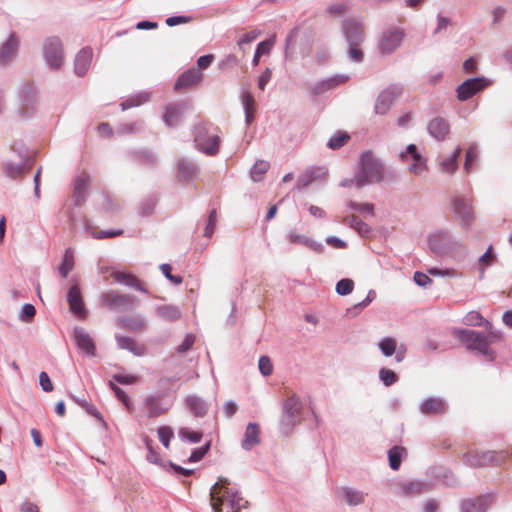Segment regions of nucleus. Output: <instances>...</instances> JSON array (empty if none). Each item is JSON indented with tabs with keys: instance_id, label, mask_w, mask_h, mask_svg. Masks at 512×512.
<instances>
[{
	"instance_id": "nucleus-1",
	"label": "nucleus",
	"mask_w": 512,
	"mask_h": 512,
	"mask_svg": "<svg viewBox=\"0 0 512 512\" xmlns=\"http://www.w3.org/2000/svg\"><path fill=\"white\" fill-rule=\"evenodd\" d=\"M210 504L214 512H222L223 505H226L229 512H241L248 507L238 489L230 486L228 478L219 477L218 481L210 489Z\"/></svg>"
},
{
	"instance_id": "nucleus-2",
	"label": "nucleus",
	"mask_w": 512,
	"mask_h": 512,
	"mask_svg": "<svg viewBox=\"0 0 512 512\" xmlns=\"http://www.w3.org/2000/svg\"><path fill=\"white\" fill-rule=\"evenodd\" d=\"M384 163L371 151H365L360 156L358 170L356 171V187L362 188L384 180Z\"/></svg>"
},
{
	"instance_id": "nucleus-3",
	"label": "nucleus",
	"mask_w": 512,
	"mask_h": 512,
	"mask_svg": "<svg viewBox=\"0 0 512 512\" xmlns=\"http://www.w3.org/2000/svg\"><path fill=\"white\" fill-rule=\"evenodd\" d=\"M303 408L301 398L293 393L283 403V414L280 419V431L288 435L291 430L300 422V415Z\"/></svg>"
},
{
	"instance_id": "nucleus-4",
	"label": "nucleus",
	"mask_w": 512,
	"mask_h": 512,
	"mask_svg": "<svg viewBox=\"0 0 512 512\" xmlns=\"http://www.w3.org/2000/svg\"><path fill=\"white\" fill-rule=\"evenodd\" d=\"M196 147L202 153L214 156L219 151L220 137L209 133V127L206 124H198L193 131Z\"/></svg>"
},
{
	"instance_id": "nucleus-5",
	"label": "nucleus",
	"mask_w": 512,
	"mask_h": 512,
	"mask_svg": "<svg viewBox=\"0 0 512 512\" xmlns=\"http://www.w3.org/2000/svg\"><path fill=\"white\" fill-rule=\"evenodd\" d=\"M43 58L52 70H59L64 61V50L61 39L57 36L47 37L42 45Z\"/></svg>"
},
{
	"instance_id": "nucleus-6",
	"label": "nucleus",
	"mask_w": 512,
	"mask_h": 512,
	"mask_svg": "<svg viewBox=\"0 0 512 512\" xmlns=\"http://www.w3.org/2000/svg\"><path fill=\"white\" fill-rule=\"evenodd\" d=\"M430 250L437 255H447L460 246L447 231H438L428 237Z\"/></svg>"
},
{
	"instance_id": "nucleus-7",
	"label": "nucleus",
	"mask_w": 512,
	"mask_h": 512,
	"mask_svg": "<svg viewBox=\"0 0 512 512\" xmlns=\"http://www.w3.org/2000/svg\"><path fill=\"white\" fill-rule=\"evenodd\" d=\"M402 162L412 161L408 171L414 175H421L427 170V159L419 151L415 144H409L404 151L398 154Z\"/></svg>"
},
{
	"instance_id": "nucleus-8",
	"label": "nucleus",
	"mask_w": 512,
	"mask_h": 512,
	"mask_svg": "<svg viewBox=\"0 0 512 512\" xmlns=\"http://www.w3.org/2000/svg\"><path fill=\"white\" fill-rule=\"evenodd\" d=\"M101 302L111 310H127L137 305V299L129 294L108 291L101 294Z\"/></svg>"
},
{
	"instance_id": "nucleus-9",
	"label": "nucleus",
	"mask_w": 512,
	"mask_h": 512,
	"mask_svg": "<svg viewBox=\"0 0 512 512\" xmlns=\"http://www.w3.org/2000/svg\"><path fill=\"white\" fill-rule=\"evenodd\" d=\"M402 92L403 88L400 85H391L382 90L375 101L374 112L377 115H385Z\"/></svg>"
},
{
	"instance_id": "nucleus-10",
	"label": "nucleus",
	"mask_w": 512,
	"mask_h": 512,
	"mask_svg": "<svg viewBox=\"0 0 512 512\" xmlns=\"http://www.w3.org/2000/svg\"><path fill=\"white\" fill-rule=\"evenodd\" d=\"M397 493L403 497H416L422 494H426L432 490V483L420 480H403L396 484Z\"/></svg>"
},
{
	"instance_id": "nucleus-11",
	"label": "nucleus",
	"mask_w": 512,
	"mask_h": 512,
	"mask_svg": "<svg viewBox=\"0 0 512 512\" xmlns=\"http://www.w3.org/2000/svg\"><path fill=\"white\" fill-rule=\"evenodd\" d=\"M91 182L92 178L86 172H82L74 177L72 192L74 206L81 207L86 203Z\"/></svg>"
},
{
	"instance_id": "nucleus-12",
	"label": "nucleus",
	"mask_w": 512,
	"mask_h": 512,
	"mask_svg": "<svg viewBox=\"0 0 512 512\" xmlns=\"http://www.w3.org/2000/svg\"><path fill=\"white\" fill-rule=\"evenodd\" d=\"M70 281L71 286L67 292V302L69 304L70 311L80 318H84L87 315V310L82 299L79 281L74 276Z\"/></svg>"
},
{
	"instance_id": "nucleus-13",
	"label": "nucleus",
	"mask_w": 512,
	"mask_h": 512,
	"mask_svg": "<svg viewBox=\"0 0 512 512\" xmlns=\"http://www.w3.org/2000/svg\"><path fill=\"white\" fill-rule=\"evenodd\" d=\"M452 208L463 228H468L472 225L474 213L469 199L465 197H454L452 199Z\"/></svg>"
},
{
	"instance_id": "nucleus-14",
	"label": "nucleus",
	"mask_w": 512,
	"mask_h": 512,
	"mask_svg": "<svg viewBox=\"0 0 512 512\" xmlns=\"http://www.w3.org/2000/svg\"><path fill=\"white\" fill-rule=\"evenodd\" d=\"M489 81L485 77H474L465 80L457 87V98L466 101L488 86Z\"/></svg>"
},
{
	"instance_id": "nucleus-15",
	"label": "nucleus",
	"mask_w": 512,
	"mask_h": 512,
	"mask_svg": "<svg viewBox=\"0 0 512 512\" xmlns=\"http://www.w3.org/2000/svg\"><path fill=\"white\" fill-rule=\"evenodd\" d=\"M349 80V76L345 74H337L326 79H321L314 83L310 90L315 96L322 95L327 91L333 90L338 86L346 83Z\"/></svg>"
},
{
	"instance_id": "nucleus-16",
	"label": "nucleus",
	"mask_w": 512,
	"mask_h": 512,
	"mask_svg": "<svg viewBox=\"0 0 512 512\" xmlns=\"http://www.w3.org/2000/svg\"><path fill=\"white\" fill-rule=\"evenodd\" d=\"M191 108L188 102L170 104L166 107L163 121L168 127H176L183 119L185 113Z\"/></svg>"
},
{
	"instance_id": "nucleus-17",
	"label": "nucleus",
	"mask_w": 512,
	"mask_h": 512,
	"mask_svg": "<svg viewBox=\"0 0 512 512\" xmlns=\"http://www.w3.org/2000/svg\"><path fill=\"white\" fill-rule=\"evenodd\" d=\"M402 40L403 33L400 30H387L380 39L379 49L382 54L389 55L400 46Z\"/></svg>"
},
{
	"instance_id": "nucleus-18",
	"label": "nucleus",
	"mask_w": 512,
	"mask_h": 512,
	"mask_svg": "<svg viewBox=\"0 0 512 512\" xmlns=\"http://www.w3.org/2000/svg\"><path fill=\"white\" fill-rule=\"evenodd\" d=\"M73 339L82 352L92 357L96 355V346L89 333L82 327H75L73 330Z\"/></svg>"
},
{
	"instance_id": "nucleus-19",
	"label": "nucleus",
	"mask_w": 512,
	"mask_h": 512,
	"mask_svg": "<svg viewBox=\"0 0 512 512\" xmlns=\"http://www.w3.org/2000/svg\"><path fill=\"white\" fill-rule=\"evenodd\" d=\"M343 31L349 46L360 45L364 40L363 27L355 20L344 21Z\"/></svg>"
},
{
	"instance_id": "nucleus-20",
	"label": "nucleus",
	"mask_w": 512,
	"mask_h": 512,
	"mask_svg": "<svg viewBox=\"0 0 512 512\" xmlns=\"http://www.w3.org/2000/svg\"><path fill=\"white\" fill-rule=\"evenodd\" d=\"M328 170L325 167H317L305 171L298 177L295 189L303 190L318 180H325Z\"/></svg>"
},
{
	"instance_id": "nucleus-21",
	"label": "nucleus",
	"mask_w": 512,
	"mask_h": 512,
	"mask_svg": "<svg viewBox=\"0 0 512 512\" xmlns=\"http://www.w3.org/2000/svg\"><path fill=\"white\" fill-rule=\"evenodd\" d=\"M495 461V453L485 452H467L463 455V462L470 467H484Z\"/></svg>"
},
{
	"instance_id": "nucleus-22",
	"label": "nucleus",
	"mask_w": 512,
	"mask_h": 512,
	"mask_svg": "<svg viewBox=\"0 0 512 512\" xmlns=\"http://www.w3.org/2000/svg\"><path fill=\"white\" fill-rule=\"evenodd\" d=\"M489 505L490 497L480 495L462 500L460 503V512H487Z\"/></svg>"
},
{
	"instance_id": "nucleus-23",
	"label": "nucleus",
	"mask_w": 512,
	"mask_h": 512,
	"mask_svg": "<svg viewBox=\"0 0 512 512\" xmlns=\"http://www.w3.org/2000/svg\"><path fill=\"white\" fill-rule=\"evenodd\" d=\"M427 131L431 137L442 141L449 134L450 125L445 118L437 116L428 122Z\"/></svg>"
},
{
	"instance_id": "nucleus-24",
	"label": "nucleus",
	"mask_w": 512,
	"mask_h": 512,
	"mask_svg": "<svg viewBox=\"0 0 512 512\" xmlns=\"http://www.w3.org/2000/svg\"><path fill=\"white\" fill-rule=\"evenodd\" d=\"M419 410L424 415L443 414L447 410V404L441 397H429L420 403Z\"/></svg>"
},
{
	"instance_id": "nucleus-25",
	"label": "nucleus",
	"mask_w": 512,
	"mask_h": 512,
	"mask_svg": "<svg viewBox=\"0 0 512 512\" xmlns=\"http://www.w3.org/2000/svg\"><path fill=\"white\" fill-rule=\"evenodd\" d=\"M19 41L14 33L0 47V65L10 63L18 52Z\"/></svg>"
},
{
	"instance_id": "nucleus-26",
	"label": "nucleus",
	"mask_w": 512,
	"mask_h": 512,
	"mask_svg": "<svg viewBox=\"0 0 512 512\" xmlns=\"http://www.w3.org/2000/svg\"><path fill=\"white\" fill-rule=\"evenodd\" d=\"M202 79V73L197 68L189 69L183 72L174 84L175 90L189 88L196 85Z\"/></svg>"
},
{
	"instance_id": "nucleus-27",
	"label": "nucleus",
	"mask_w": 512,
	"mask_h": 512,
	"mask_svg": "<svg viewBox=\"0 0 512 512\" xmlns=\"http://www.w3.org/2000/svg\"><path fill=\"white\" fill-rule=\"evenodd\" d=\"M185 405L195 417H204L209 410V404L203 398L196 395L187 396Z\"/></svg>"
},
{
	"instance_id": "nucleus-28",
	"label": "nucleus",
	"mask_w": 512,
	"mask_h": 512,
	"mask_svg": "<svg viewBox=\"0 0 512 512\" xmlns=\"http://www.w3.org/2000/svg\"><path fill=\"white\" fill-rule=\"evenodd\" d=\"M92 60V50L83 48L80 50L74 60V71L77 76L82 77L88 71Z\"/></svg>"
},
{
	"instance_id": "nucleus-29",
	"label": "nucleus",
	"mask_w": 512,
	"mask_h": 512,
	"mask_svg": "<svg viewBox=\"0 0 512 512\" xmlns=\"http://www.w3.org/2000/svg\"><path fill=\"white\" fill-rule=\"evenodd\" d=\"M118 323L125 329L133 332L145 331L147 321L142 315L123 316L118 319Z\"/></svg>"
},
{
	"instance_id": "nucleus-30",
	"label": "nucleus",
	"mask_w": 512,
	"mask_h": 512,
	"mask_svg": "<svg viewBox=\"0 0 512 512\" xmlns=\"http://www.w3.org/2000/svg\"><path fill=\"white\" fill-rule=\"evenodd\" d=\"M129 155L134 162L140 165L153 167L158 163V155L148 149L134 150Z\"/></svg>"
},
{
	"instance_id": "nucleus-31",
	"label": "nucleus",
	"mask_w": 512,
	"mask_h": 512,
	"mask_svg": "<svg viewBox=\"0 0 512 512\" xmlns=\"http://www.w3.org/2000/svg\"><path fill=\"white\" fill-rule=\"evenodd\" d=\"M259 434L260 430L258 424L249 423L246 427L244 438L241 443L242 448L246 451L251 450L260 442Z\"/></svg>"
},
{
	"instance_id": "nucleus-32",
	"label": "nucleus",
	"mask_w": 512,
	"mask_h": 512,
	"mask_svg": "<svg viewBox=\"0 0 512 512\" xmlns=\"http://www.w3.org/2000/svg\"><path fill=\"white\" fill-rule=\"evenodd\" d=\"M199 168L193 161L181 159L178 161V175L183 181H190L197 177Z\"/></svg>"
},
{
	"instance_id": "nucleus-33",
	"label": "nucleus",
	"mask_w": 512,
	"mask_h": 512,
	"mask_svg": "<svg viewBox=\"0 0 512 512\" xmlns=\"http://www.w3.org/2000/svg\"><path fill=\"white\" fill-rule=\"evenodd\" d=\"M155 314L157 317L167 322H175L179 320L182 316L180 308L176 305L171 304L160 305L156 307Z\"/></svg>"
},
{
	"instance_id": "nucleus-34",
	"label": "nucleus",
	"mask_w": 512,
	"mask_h": 512,
	"mask_svg": "<svg viewBox=\"0 0 512 512\" xmlns=\"http://www.w3.org/2000/svg\"><path fill=\"white\" fill-rule=\"evenodd\" d=\"M241 102L244 109L245 122L246 125L249 126L254 120V112L256 105L255 99L248 90H243L241 93Z\"/></svg>"
},
{
	"instance_id": "nucleus-35",
	"label": "nucleus",
	"mask_w": 512,
	"mask_h": 512,
	"mask_svg": "<svg viewBox=\"0 0 512 512\" xmlns=\"http://www.w3.org/2000/svg\"><path fill=\"white\" fill-rule=\"evenodd\" d=\"M115 339L120 349L128 350L135 356H142L144 354V348L139 346L133 338L116 335Z\"/></svg>"
},
{
	"instance_id": "nucleus-36",
	"label": "nucleus",
	"mask_w": 512,
	"mask_h": 512,
	"mask_svg": "<svg viewBox=\"0 0 512 512\" xmlns=\"http://www.w3.org/2000/svg\"><path fill=\"white\" fill-rule=\"evenodd\" d=\"M469 350H475L481 355L494 359V352L489 347V340L484 333L479 332V337L474 338Z\"/></svg>"
},
{
	"instance_id": "nucleus-37",
	"label": "nucleus",
	"mask_w": 512,
	"mask_h": 512,
	"mask_svg": "<svg viewBox=\"0 0 512 512\" xmlns=\"http://www.w3.org/2000/svg\"><path fill=\"white\" fill-rule=\"evenodd\" d=\"M112 276L117 282L121 284L133 287L140 292L148 293L147 290L140 284L139 280L132 274L117 271L114 272Z\"/></svg>"
},
{
	"instance_id": "nucleus-38",
	"label": "nucleus",
	"mask_w": 512,
	"mask_h": 512,
	"mask_svg": "<svg viewBox=\"0 0 512 512\" xmlns=\"http://www.w3.org/2000/svg\"><path fill=\"white\" fill-rule=\"evenodd\" d=\"M342 494L345 501L350 506H357L364 503L366 497V494L364 492L356 490L351 487L342 488Z\"/></svg>"
},
{
	"instance_id": "nucleus-39",
	"label": "nucleus",
	"mask_w": 512,
	"mask_h": 512,
	"mask_svg": "<svg viewBox=\"0 0 512 512\" xmlns=\"http://www.w3.org/2000/svg\"><path fill=\"white\" fill-rule=\"evenodd\" d=\"M461 154V148L457 147L451 155L440 161V167L443 172L453 174L458 168V158Z\"/></svg>"
},
{
	"instance_id": "nucleus-40",
	"label": "nucleus",
	"mask_w": 512,
	"mask_h": 512,
	"mask_svg": "<svg viewBox=\"0 0 512 512\" xmlns=\"http://www.w3.org/2000/svg\"><path fill=\"white\" fill-rule=\"evenodd\" d=\"M407 455L406 448L402 446H393L388 451L389 466L392 470L397 471L402 462L403 456Z\"/></svg>"
},
{
	"instance_id": "nucleus-41",
	"label": "nucleus",
	"mask_w": 512,
	"mask_h": 512,
	"mask_svg": "<svg viewBox=\"0 0 512 512\" xmlns=\"http://www.w3.org/2000/svg\"><path fill=\"white\" fill-rule=\"evenodd\" d=\"M342 222L356 230L361 236H368L371 232V228L368 226V224L360 220L355 215H349L345 217Z\"/></svg>"
},
{
	"instance_id": "nucleus-42",
	"label": "nucleus",
	"mask_w": 512,
	"mask_h": 512,
	"mask_svg": "<svg viewBox=\"0 0 512 512\" xmlns=\"http://www.w3.org/2000/svg\"><path fill=\"white\" fill-rule=\"evenodd\" d=\"M144 405L148 410V417L154 418L165 413L167 408L162 407L156 396H148L144 400Z\"/></svg>"
},
{
	"instance_id": "nucleus-43",
	"label": "nucleus",
	"mask_w": 512,
	"mask_h": 512,
	"mask_svg": "<svg viewBox=\"0 0 512 512\" xmlns=\"http://www.w3.org/2000/svg\"><path fill=\"white\" fill-rule=\"evenodd\" d=\"M150 98L149 92H139L122 101L120 106L122 110L140 106L146 103Z\"/></svg>"
},
{
	"instance_id": "nucleus-44",
	"label": "nucleus",
	"mask_w": 512,
	"mask_h": 512,
	"mask_svg": "<svg viewBox=\"0 0 512 512\" xmlns=\"http://www.w3.org/2000/svg\"><path fill=\"white\" fill-rule=\"evenodd\" d=\"M3 171L8 178L15 180L21 178L24 175L26 171V165L23 162L19 164L5 162L3 164Z\"/></svg>"
},
{
	"instance_id": "nucleus-45",
	"label": "nucleus",
	"mask_w": 512,
	"mask_h": 512,
	"mask_svg": "<svg viewBox=\"0 0 512 512\" xmlns=\"http://www.w3.org/2000/svg\"><path fill=\"white\" fill-rule=\"evenodd\" d=\"M74 268V252L72 248L65 250L62 263L60 264L58 271L63 278H66L69 272Z\"/></svg>"
},
{
	"instance_id": "nucleus-46",
	"label": "nucleus",
	"mask_w": 512,
	"mask_h": 512,
	"mask_svg": "<svg viewBox=\"0 0 512 512\" xmlns=\"http://www.w3.org/2000/svg\"><path fill=\"white\" fill-rule=\"evenodd\" d=\"M464 323L468 326H480L485 328H491V323L483 318V316L476 311H470L464 317Z\"/></svg>"
},
{
	"instance_id": "nucleus-47",
	"label": "nucleus",
	"mask_w": 512,
	"mask_h": 512,
	"mask_svg": "<svg viewBox=\"0 0 512 512\" xmlns=\"http://www.w3.org/2000/svg\"><path fill=\"white\" fill-rule=\"evenodd\" d=\"M270 164L265 160H258L250 170L251 178L254 182H259L263 179L264 174L269 170Z\"/></svg>"
},
{
	"instance_id": "nucleus-48",
	"label": "nucleus",
	"mask_w": 512,
	"mask_h": 512,
	"mask_svg": "<svg viewBox=\"0 0 512 512\" xmlns=\"http://www.w3.org/2000/svg\"><path fill=\"white\" fill-rule=\"evenodd\" d=\"M20 99L27 106L33 104L36 97L35 87L30 83H25L22 85L19 92Z\"/></svg>"
},
{
	"instance_id": "nucleus-49",
	"label": "nucleus",
	"mask_w": 512,
	"mask_h": 512,
	"mask_svg": "<svg viewBox=\"0 0 512 512\" xmlns=\"http://www.w3.org/2000/svg\"><path fill=\"white\" fill-rule=\"evenodd\" d=\"M455 336L470 349L474 338L479 337V332L469 329H458L454 332Z\"/></svg>"
},
{
	"instance_id": "nucleus-50",
	"label": "nucleus",
	"mask_w": 512,
	"mask_h": 512,
	"mask_svg": "<svg viewBox=\"0 0 512 512\" xmlns=\"http://www.w3.org/2000/svg\"><path fill=\"white\" fill-rule=\"evenodd\" d=\"M378 347L384 356L390 357L396 352L397 342L392 337H384L379 341Z\"/></svg>"
},
{
	"instance_id": "nucleus-51",
	"label": "nucleus",
	"mask_w": 512,
	"mask_h": 512,
	"mask_svg": "<svg viewBox=\"0 0 512 512\" xmlns=\"http://www.w3.org/2000/svg\"><path fill=\"white\" fill-rule=\"evenodd\" d=\"M142 130H143V122L135 121V122H131V123L120 124L117 127L116 132L119 135H129V134L139 133Z\"/></svg>"
},
{
	"instance_id": "nucleus-52",
	"label": "nucleus",
	"mask_w": 512,
	"mask_h": 512,
	"mask_svg": "<svg viewBox=\"0 0 512 512\" xmlns=\"http://www.w3.org/2000/svg\"><path fill=\"white\" fill-rule=\"evenodd\" d=\"M178 436L182 441L199 443L203 437V434L202 432L191 431L190 429L184 427L179 429Z\"/></svg>"
},
{
	"instance_id": "nucleus-53",
	"label": "nucleus",
	"mask_w": 512,
	"mask_h": 512,
	"mask_svg": "<svg viewBox=\"0 0 512 512\" xmlns=\"http://www.w3.org/2000/svg\"><path fill=\"white\" fill-rule=\"evenodd\" d=\"M478 159V148L476 145L471 144L467 151H466V157H465V163H464V169L467 173H470L472 171L474 163Z\"/></svg>"
},
{
	"instance_id": "nucleus-54",
	"label": "nucleus",
	"mask_w": 512,
	"mask_h": 512,
	"mask_svg": "<svg viewBox=\"0 0 512 512\" xmlns=\"http://www.w3.org/2000/svg\"><path fill=\"white\" fill-rule=\"evenodd\" d=\"M350 139V136L344 132H338L333 135L327 142V146L332 150H337L344 146Z\"/></svg>"
},
{
	"instance_id": "nucleus-55",
	"label": "nucleus",
	"mask_w": 512,
	"mask_h": 512,
	"mask_svg": "<svg viewBox=\"0 0 512 512\" xmlns=\"http://www.w3.org/2000/svg\"><path fill=\"white\" fill-rule=\"evenodd\" d=\"M273 46L272 40H265L260 42L255 50V54L252 60L254 66L259 64L260 57L264 54H268Z\"/></svg>"
},
{
	"instance_id": "nucleus-56",
	"label": "nucleus",
	"mask_w": 512,
	"mask_h": 512,
	"mask_svg": "<svg viewBox=\"0 0 512 512\" xmlns=\"http://www.w3.org/2000/svg\"><path fill=\"white\" fill-rule=\"evenodd\" d=\"M109 386L115 393V396L117 397V399L120 400L128 410H131L132 406H133L132 401L129 398V396L126 394V392L124 390H122L120 387H118L117 385H115L112 381L109 382Z\"/></svg>"
},
{
	"instance_id": "nucleus-57",
	"label": "nucleus",
	"mask_w": 512,
	"mask_h": 512,
	"mask_svg": "<svg viewBox=\"0 0 512 512\" xmlns=\"http://www.w3.org/2000/svg\"><path fill=\"white\" fill-rule=\"evenodd\" d=\"M379 378L387 387L395 384L398 381L397 374L393 370L387 368H381L379 370Z\"/></svg>"
},
{
	"instance_id": "nucleus-58",
	"label": "nucleus",
	"mask_w": 512,
	"mask_h": 512,
	"mask_svg": "<svg viewBox=\"0 0 512 512\" xmlns=\"http://www.w3.org/2000/svg\"><path fill=\"white\" fill-rule=\"evenodd\" d=\"M354 289V282L349 278H343L336 284V292L341 296L350 294Z\"/></svg>"
},
{
	"instance_id": "nucleus-59",
	"label": "nucleus",
	"mask_w": 512,
	"mask_h": 512,
	"mask_svg": "<svg viewBox=\"0 0 512 512\" xmlns=\"http://www.w3.org/2000/svg\"><path fill=\"white\" fill-rule=\"evenodd\" d=\"M348 207L354 211L368 214L373 216L374 215V205L370 203H359L355 201H349Z\"/></svg>"
},
{
	"instance_id": "nucleus-60",
	"label": "nucleus",
	"mask_w": 512,
	"mask_h": 512,
	"mask_svg": "<svg viewBox=\"0 0 512 512\" xmlns=\"http://www.w3.org/2000/svg\"><path fill=\"white\" fill-rule=\"evenodd\" d=\"M376 297V292L371 289L368 291L367 296L361 302L355 304L353 307H350L346 310L347 315L352 314L356 310H361L366 308Z\"/></svg>"
},
{
	"instance_id": "nucleus-61",
	"label": "nucleus",
	"mask_w": 512,
	"mask_h": 512,
	"mask_svg": "<svg viewBox=\"0 0 512 512\" xmlns=\"http://www.w3.org/2000/svg\"><path fill=\"white\" fill-rule=\"evenodd\" d=\"M36 314V309L32 304L26 303L22 306L19 318L23 322H30Z\"/></svg>"
},
{
	"instance_id": "nucleus-62",
	"label": "nucleus",
	"mask_w": 512,
	"mask_h": 512,
	"mask_svg": "<svg viewBox=\"0 0 512 512\" xmlns=\"http://www.w3.org/2000/svg\"><path fill=\"white\" fill-rule=\"evenodd\" d=\"M258 367L263 376H270L273 372V365L268 356H261L259 358Z\"/></svg>"
},
{
	"instance_id": "nucleus-63",
	"label": "nucleus",
	"mask_w": 512,
	"mask_h": 512,
	"mask_svg": "<svg viewBox=\"0 0 512 512\" xmlns=\"http://www.w3.org/2000/svg\"><path fill=\"white\" fill-rule=\"evenodd\" d=\"M158 436L159 440L163 444L165 448L169 447V442L171 438L174 436L173 430L168 426H162L158 428Z\"/></svg>"
},
{
	"instance_id": "nucleus-64",
	"label": "nucleus",
	"mask_w": 512,
	"mask_h": 512,
	"mask_svg": "<svg viewBox=\"0 0 512 512\" xmlns=\"http://www.w3.org/2000/svg\"><path fill=\"white\" fill-rule=\"evenodd\" d=\"M302 245L318 254L323 253L325 250V247L321 242L316 241L308 236L305 237Z\"/></svg>"
}]
</instances>
